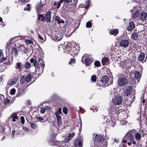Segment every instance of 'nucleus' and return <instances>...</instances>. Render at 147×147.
Wrapping results in <instances>:
<instances>
[{
	"instance_id": "1",
	"label": "nucleus",
	"mask_w": 147,
	"mask_h": 147,
	"mask_svg": "<svg viewBox=\"0 0 147 147\" xmlns=\"http://www.w3.org/2000/svg\"><path fill=\"white\" fill-rule=\"evenodd\" d=\"M30 62L33 63L34 66L35 67V72L36 74H38V77L39 75H41L43 72L45 67V64L42 59L39 58L38 59L32 58L30 60Z\"/></svg>"
},
{
	"instance_id": "2",
	"label": "nucleus",
	"mask_w": 147,
	"mask_h": 147,
	"mask_svg": "<svg viewBox=\"0 0 147 147\" xmlns=\"http://www.w3.org/2000/svg\"><path fill=\"white\" fill-rule=\"evenodd\" d=\"M94 140L95 147H97L98 145H103L105 147H107V141L105 140L103 135L96 134Z\"/></svg>"
},
{
	"instance_id": "3",
	"label": "nucleus",
	"mask_w": 147,
	"mask_h": 147,
	"mask_svg": "<svg viewBox=\"0 0 147 147\" xmlns=\"http://www.w3.org/2000/svg\"><path fill=\"white\" fill-rule=\"evenodd\" d=\"M109 111V115L115 118L118 116V115L120 113V110L119 109V108H117L115 105H112L110 106Z\"/></svg>"
},
{
	"instance_id": "4",
	"label": "nucleus",
	"mask_w": 147,
	"mask_h": 147,
	"mask_svg": "<svg viewBox=\"0 0 147 147\" xmlns=\"http://www.w3.org/2000/svg\"><path fill=\"white\" fill-rule=\"evenodd\" d=\"M82 62L87 66H89L94 61V59L90 58L87 54H84L82 57Z\"/></svg>"
},
{
	"instance_id": "5",
	"label": "nucleus",
	"mask_w": 147,
	"mask_h": 147,
	"mask_svg": "<svg viewBox=\"0 0 147 147\" xmlns=\"http://www.w3.org/2000/svg\"><path fill=\"white\" fill-rule=\"evenodd\" d=\"M26 132H29L30 131V129H16V130L13 129L11 134V138H14V136L16 134H24V131Z\"/></svg>"
},
{
	"instance_id": "6",
	"label": "nucleus",
	"mask_w": 147,
	"mask_h": 147,
	"mask_svg": "<svg viewBox=\"0 0 147 147\" xmlns=\"http://www.w3.org/2000/svg\"><path fill=\"white\" fill-rule=\"evenodd\" d=\"M118 85L119 86H124L128 84V80L125 77H122L118 80Z\"/></svg>"
},
{
	"instance_id": "7",
	"label": "nucleus",
	"mask_w": 147,
	"mask_h": 147,
	"mask_svg": "<svg viewBox=\"0 0 147 147\" xmlns=\"http://www.w3.org/2000/svg\"><path fill=\"white\" fill-rule=\"evenodd\" d=\"M80 50V48L78 46L74 47H72L70 54L71 56L74 57L78 53Z\"/></svg>"
},
{
	"instance_id": "8",
	"label": "nucleus",
	"mask_w": 147,
	"mask_h": 147,
	"mask_svg": "<svg viewBox=\"0 0 147 147\" xmlns=\"http://www.w3.org/2000/svg\"><path fill=\"white\" fill-rule=\"evenodd\" d=\"M122 100L121 97L117 96L112 99V102L114 105H119L121 103Z\"/></svg>"
},
{
	"instance_id": "9",
	"label": "nucleus",
	"mask_w": 147,
	"mask_h": 147,
	"mask_svg": "<svg viewBox=\"0 0 147 147\" xmlns=\"http://www.w3.org/2000/svg\"><path fill=\"white\" fill-rule=\"evenodd\" d=\"M45 20L47 23L51 22V13L50 11H49L46 13L45 16Z\"/></svg>"
},
{
	"instance_id": "10",
	"label": "nucleus",
	"mask_w": 147,
	"mask_h": 147,
	"mask_svg": "<svg viewBox=\"0 0 147 147\" xmlns=\"http://www.w3.org/2000/svg\"><path fill=\"white\" fill-rule=\"evenodd\" d=\"M129 42L128 40L125 39L121 40L120 43V46L123 47H126L128 46Z\"/></svg>"
},
{
	"instance_id": "11",
	"label": "nucleus",
	"mask_w": 147,
	"mask_h": 147,
	"mask_svg": "<svg viewBox=\"0 0 147 147\" xmlns=\"http://www.w3.org/2000/svg\"><path fill=\"white\" fill-rule=\"evenodd\" d=\"M132 89V87L131 86H128L126 89L125 92V94L127 96H129L130 95Z\"/></svg>"
},
{
	"instance_id": "12",
	"label": "nucleus",
	"mask_w": 147,
	"mask_h": 147,
	"mask_svg": "<svg viewBox=\"0 0 147 147\" xmlns=\"http://www.w3.org/2000/svg\"><path fill=\"white\" fill-rule=\"evenodd\" d=\"M147 17V13L146 11H144L142 12L140 15V18L142 21L146 20Z\"/></svg>"
},
{
	"instance_id": "13",
	"label": "nucleus",
	"mask_w": 147,
	"mask_h": 147,
	"mask_svg": "<svg viewBox=\"0 0 147 147\" xmlns=\"http://www.w3.org/2000/svg\"><path fill=\"white\" fill-rule=\"evenodd\" d=\"M135 27V26L133 22L131 21L128 26L127 30L128 31H131L134 29Z\"/></svg>"
},
{
	"instance_id": "14",
	"label": "nucleus",
	"mask_w": 147,
	"mask_h": 147,
	"mask_svg": "<svg viewBox=\"0 0 147 147\" xmlns=\"http://www.w3.org/2000/svg\"><path fill=\"white\" fill-rule=\"evenodd\" d=\"M75 134L74 132H73L71 134H69L65 140V142L67 143L70 140H71L74 136Z\"/></svg>"
},
{
	"instance_id": "15",
	"label": "nucleus",
	"mask_w": 147,
	"mask_h": 147,
	"mask_svg": "<svg viewBox=\"0 0 147 147\" xmlns=\"http://www.w3.org/2000/svg\"><path fill=\"white\" fill-rule=\"evenodd\" d=\"M82 141L80 139H77L75 143V147H82Z\"/></svg>"
},
{
	"instance_id": "16",
	"label": "nucleus",
	"mask_w": 147,
	"mask_h": 147,
	"mask_svg": "<svg viewBox=\"0 0 147 147\" xmlns=\"http://www.w3.org/2000/svg\"><path fill=\"white\" fill-rule=\"evenodd\" d=\"M109 33L111 35L116 36L119 33V30L117 29H111L109 31Z\"/></svg>"
},
{
	"instance_id": "17",
	"label": "nucleus",
	"mask_w": 147,
	"mask_h": 147,
	"mask_svg": "<svg viewBox=\"0 0 147 147\" xmlns=\"http://www.w3.org/2000/svg\"><path fill=\"white\" fill-rule=\"evenodd\" d=\"M33 78V77L31 74L27 73L26 74V77H25L26 82H28Z\"/></svg>"
},
{
	"instance_id": "18",
	"label": "nucleus",
	"mask_w": 147,
	"mask_h": 147,
	"mask_svg": "<svg viewBox=\"0 0 147 147\" xmlns=\"http://www.w3.org/2000/svg\"><path fill=\"white\" fill-rule=\"evenodd\" d=\"M72 48V47L69 45H66L64 49L65 53H70Z\"/></svg>"
},
{
	"instance_id": "19",
	"label": "nucleus",
	"mask_w": 147,
	"mask_h": 147,
	"mask_svg": "<svg viewBox=\"0 0 147 147\" xmlns=\"http://www.w3.org/2000/svg\"><path fill=\"white\" fill-rule=\"evenodd\" d=\"M10 117L11 119H12V121L14 122L16 121V119H18V117L16 113H12L10 116Z\"/></svg>"
},
{
	"instance_id": "20",
	"label": "nucleus",
	"mask_w": 147,
	"mask_h": 147,
	"mask_svg": "<svg viewBox=\"0 0 147 147\" xmlns=\"http://www.w3.org/2000/svg\"><path fill=\"white\" fill-rule=\"evenodd\" d=\"M54 19L55 20L56 22H57L59 24H60L61 23L64 24L65 22V21L63 20H60V18L57 16H55Z\"/></svg>"
},
{
	"instance_id": "21",
	"label": "nucleus",
	"mask_w": 147,
	"mask_h": 147,
	"mask_svg": "<svg viewBox=\"0 0 147 147\" xmlns=\"http://www.w3.org/2000/svg\"><path fill=\"white\" fill-rule=\"evenodd\" d=\"M109 80V78L106 76H102L101 79V80L102 81V82H103L106 84L107 83Z\"/></svg>"
},
{
	"instance_id": "22",
	"label": "nucleus",
	"mask_w": 147,
	"mask_h": 147,
	"mask_svg": "<svg viewBox=\"0 0 147 147\" xmlns=\"http://www.w3.org/2000/svg\"><path fill=\"white\" fill-rule=\"evenodd\" d=\"M114 118L110 116V115L109 116H106L104 118V121H105L106 123L107 124L108 123V122H109V121H110L112 119H114Z\"/></svg>"
},
{
	"instance_id": "23",
	"label": "nucleus",
	"mask_w": 147,
	"mask_h": 147,
	"mask_svg": "<svg viewBox=\"0 0 147 147\" xmlns=\"http://www.w3.org/2000/svg\"><path fill=\"white\" fill-rule=\"evenodd\" d=\"M20 48L21 49H23V52L24 53L26 54L28 52V48L27 47H25V46L24 45H22L20 46Z\"/></svg>"
},
{
	"instance_id": "24",
	"label": "nucleus",
	"mask_w": 147,
	"mask_h": 147,
	"mask_svg": "<svg viewBox=\"0 0 147 147\" xmlns=\"http://www.w3.org/2000/svg\"><path fill=\"white\" fill-rule=\"evenodd\" d=\"M145 54L143 52H141L139 55L138 59L140 61H142L144 57Z\"/></svg>"
},
{
	"instance_id": "25",
	"label": "nucleus",
	"mask_w": 147,
	"mask_h": 147,
	"mask_svg": "<svg viewBox=\"0 0 147 147\" xmlns=\"http://www.w3.org/2000/svg\"><path fill=\"white\" fill-rule=\"evenodd\" d=\"M138 36L137 32H134L132 34L131 38L133 40H136L138 39Z\"/></svg>"
},
{
	"instance_id": "26",
	"label": "nucleus",
	"mask_w": 147,
	"mask_h": 147,
	"mask_svg": "<svg viewBox=\"0 0 147 147\" xmlns=\"http://www.w3.org/2000/svg\"><path fill=\"white\" fill-rule=\"evenodd\" d=\"M132 73L134 75L135 78L136 79H138L141 76V74L138 71H135Z\"/></svg>"
},
{
	"instance_id": "27",
	"label": "nucleus",
	"mask_w": 147,
	"mask_h": 147,
	"mask_svg": "<svg viewBox=\"0 0 147 147\" xmlns=\"http://www.w3.org/2000/svg\"><path fill=\"white\" fill-rule=\"evenodd\" d=\"M57 120L58 125H60L61 124L62 118L60 115H55Z\"/></svg>"
},
{
	"instance_id": "28",
	"label": "nucleus",
	"mask_w": 147,
	"mask_h": 147,
	"mask_svg": "<svg viewBox=\"0 0 147 147\" xmlns=\"http://www.w3.org/2000/svg\"><path fill=\"white\" fill-rule=\"evenodd\" d=\"M126 136L129 138V140L131 142L134 140L133 136L130 132H127Z\"/></svg>"
},
{
	"instance_id": "29",
	"label": "nucleus",
	"mask_w": 147,
	"mask_h": 147,
	"mask_svg": "<svg viewBox=\"0 0 147 147\" xmlns=\"http://www.w3.org/2000/svg\"><path fill=\"white\" fill-rule=\"evenodd\" d=\"M25 81L26 82L25 76L22 75L20 79V84H24L25 82Z\"/></svg>"
},
{
	"instance_id": "30",
	"label": "nucleus",
	"mask_w": 147,
	"mask_h": 147,
	"mask_svg": "<svg viewBox=\"0 0 147 147\" xmlns=\"http://www.w3.org/2000/svg\"><path fill=\"white\" fill-rule=\"evenodd\" d=\"M109 60V59L108 57H105L102 58L101 60V63L103 65H105V63L107 62Z\"/></svg>"
},
{
	"instance_id": "31",
	"label": "nucleus",
	"mask_w": 147,
	"mask_h": 147,
	"mask_svg": "<svg viewBox=\"0 0 147 147\" xmlns=\"http://www.w3.org/2000/svg\"><path fill=\"white\" fill-rule=\"evenodd\" d=\"M114 119H112L110 121H109V122H108V123L107 125L112 127H114L116 123V121H114Z\"/></svg>"
},
{
	"instance_id": "32",
	"label": "nucleus",
	"mask_w": 147,
	"mask_h": 147,
	"mask_svg": "<svg viewBox=\"0 0 147 147\" xmlns=\"http://www.w3.org/2000/svg\"><path fill=\"white\" fill-rule=\"evenodd\" d=\"M97 84L99 86L103 87L106 85L103 82L100 80L98 81L97 82Z\"/></svg>"
},
{
	"instance_id": "33",
	"label": "nucleus",
	"mask_w": 147,
	"mask_h": 147,
	"mask_svg": "<svg viewBox=\"0 0 147 147\" xmlns=\"http://www.w3.org/2000/svg\"><path fill=\"white\" fill-rule=\"evenodd\" d=\"M41 18H42L41 20L42 21L44 22L45 20V17L42 14H38V20H40L41 19Z\"/></svg>"
},
{
	"instance_id": "34",
	"label": "nucleus",
	"mask_w": 147,
	"mask_h": 147,
	"mask_svg": "<svg viewBox=\"0 0 147 147\" xmlns=\"http://www.w3.org/2000/svg\"><path fill=\"white\" fill-rule=\"evenodd\" d=\"M31 64L29 62H26L25 63L24 65V67L27 69H29L31 67Z\"/></svg>"
},
{
	"instance_id": "35",
	"label": "nucleus",
	"mask_w": 147,
	"mask_h": 147,
	"mask_svg": "<svg viewBox=\"0 0 147 147\" xmlns=\"http://www.w3.org/2000/svg\"><path fill=\"white\" fill-rule=\"evenodd\" d=\"M11 51L12 52H14V55L15 56H16L18 55V52L17 49L14 47L12 48Z\"/></svg>"
},
{
	"instance_id": "36",
	"label": "nucleus",
	"mask_w": 147,
	"mask_h": 147,
	"mask_svg": "<svg viewBox=\"0 0 147 147\" xmlns=\"http://www.w3.org/2000/svg\"><path fill=\"white\" fill-rule=\"evenodd\" d=\"M94 66L97 67H99L101 66V64L100 61H96L94 63Z\"/></svg>"
},
{
	"instance_id": "37",
	"label": "nucleus",
	"mask_w": 147,
	"mask_h": 147,
	"mask_svg": "<svg viewBox=\"0 0 147 147\" xmlns=\"http://www.w3.org/2000/svg\"><path fill=\"white\" fill-rule=\"evenodd\" d=\"M135 136L136 140L137 141H139L141 139V135L138 133H136V134Z\"/></svg>"
},
{
	"instance_id": "38",
	"label": "nucleus",
	"mask_w": 147,
	"mask_h": 147,
	"mask_svg": "<svg viewBox=\"0 0 147 147\" xmlns=\"http://www.w3.org/2000/svg\"><path fill=\"white\" fill-rule=\"evenodd\" d=\"M17 80L16 78H14L13 80H11L10 83V85L11 86L16 84V83Z\"/></svg>"
},
{
	"instance_id": "39",
	"label": "nucleus",
	"mask_w": 147,
	"mask_h": 147,
	"mask_svg": "<svg viewBox=\"0 0 147 147\" xmlns=\"http://www.w3.org/2000/svg\"><path fill=\"white\" fill-rule=\"evenodd\" d=\"M62 113L61 109V108H59L57 111L55 112V115H59V114H61Z\"/></svg>"
},
{
	"instance_id": "40",
	"label": "nucleus",
	"mask_w": 147,
	"mask_h": 147,
	"mask_svg": "<svg viewBox=\"0 0 147 147\" xmlns=\"http://www.w3.org/2000/svg\"><path fill=\"white\" fill-rule=\"evenodd\" d=\"M91 80L93 82H95L96 80V76L95 75H93L91 76Z\"/></svg>"
},
{
	"instance_id": "41",
	"label": "nucleus",
	"mask_w": 147,
	"mask_h": 147,
	"mask_svg": "<svg viewBox=\"0 0 147 147\" xmlns=\"http://www.w3.org/2000/svg\"><path fill=\"white\" fill-rule=\"evenodd\" d=\"M76 126L77 127L79 128V129H82V123L81 121L78 123L76 125Z\"/></svg>"
},
{
	"instance_id": "42",
	"label": "nucleus",
	"mask_w": 147,
	"mask_h": 147,
	"mask_svg": "<svg viewBox=\"0 0 147 147\" xmlns=\"http://www.w3.org/2000/svg\"><path fill=\"white\" fill-rule=\"evenodd\" d=\"M86 27L87 28H91L92 27L91 22L90 21L88 22L86 24Z\"/></svg>"
},
{
	"instance_id": "43",
	"label": "nucleus",
	"mask_w": 147,
	"mask_h": 147,
	"mask_svg": "<svg viewBox=\"0 0 147 147\" xmlns=\"http://www.w3.org/2000/svg\"><path fill=\"white\" fill-rule=\"evenodd\" d=\"M16 90L15 88H13L10 90V93L11 95H13L15 93Z\"/></svg>"
},
{
	"instance_id": "44",
	"label": "nucleus",
	"mask_w": 147,
	"mask_h": 147,
	"mask_svg": "<svg viewBox=\"0 0 147 147\" xmlns=\"http://www.w3.org/2000/svg\"><path fill=\"white\" fill-rule=\"evenodd\" d=\"M63 112L65 115L67 114L68 110L67 108L66 107H64L63 109Z\"/></svg>"
},
{
	"instance_id": "45",
	"label": "nucleus",
	"mask_w": 147,
	"mask_h": 147,
	"mask_svg": "<svg viewBox=\"0 0 147 147\" xmlns=\"http://www.w3.org/2000/svg\"><path fill=\"white\" fill-rule=\"evenodd\" d=\"M23 92V91L22 90H19L18 91V92L17 93V94L16 95V97H18L20 96H21L22 93Z\"/></svg>"
},
{
	"instance_id": "46",
	"label": "nucleus",
	"mask_w": 147,
	"mask_h": 147,
	"mask_svg": "<svg viewBox=\"0 0 147 147\" xmlns=\"http://www.w3.org/2000/svg\"><path fill=\"white\" fill-rule=\"evenodd\" d=\"M10 100L8 99H6L4 102L3 104L5 105L8 104L10 102Z\"/></svg>"
},
{
	"instance_id": "47",
	"label": "nucleus",
	"mask_w": 147,
	"mask_h": 147,
	"mask_svg": "<svg viewBox=\"0 0 147 147\" xmlns=\"http://www.w3.org/2000/svg\"><path fill=\"white\" fill-rule=\"evenodd\" d=\"M76 59H74V58L73 59H71L70 60L69 62V64H71L72 63H75Z\"/></svg>"
},
{
	"instance_id": "48",
	"label": "nucleus",
	"mask_w": 147,
	"mask_h": 147,
	"mask_svg": "<svg viewBox=\"0 0 147 147\" xmlns=\"http://www.w3.org/2000/svg\"><path fill=\"white\" fill-rule=\"evenodd\" d=\"M26 42L28 45L30 44H33V41L32 40L27 39L26 40Z\"/></svg>"
},
{
	"instance_id": "49",
	"label": "nucleus",
	"mask_w": 147,
	"mask_h": 147,
	"mask_svg": "<svg viewBox=\"0 0 147 147\" xmlns=\"http://www.w3.org/2000/svg\"><path fill=\"white\" fill-rule=\"evenodd\" d=\"M36 119H38L39 121H43L44 119V118L41 117L39 116H36Z\"/></svg>"
},
{
	"instance_id": "50",
	"label": "nucleus",
	"mask_w": 147,
	"mask_h": 147,
	"mask_svg": "<svg viewBox=\"0 0 147 147\" xmlns=\"http://www.w3.org/2000/svg\"><path fill=\"white\" fill-rule=\"evenodd\" d=\"M21 63L20 62L17 63H16V66L17 67V68L18 69H21Z\"/></svg>"
},
{
	"instance_id": "51",
	"label": "nucleus",
	"mask_w": 147,
	"mask_h": 147,
	"mask_svg": "<svg viewBox=\"0 0 147 147\" xmlns=\"http://www.w3.org/2000/svg\"><path fill=\"white\" fill-rule=\"evenodd\" d=\"M21 123L22 124H24L25 123V119L24 116H22L20 117Z\"/></svg>"
},
{
	"instance_id": "52",
	"label": "nucleus",
	"mask_w": 147,
	"mask_h": 147,
	"mask_svg": "<svg viewBox=\"0 0 147 147\" xmlns=\"http://www.w3.org/2000/svg\"><path fill=\"white\" fill-rule=\"evenodd\" d=\"M31 127L33 128H35L36 127V125L34 123L31 122L30 123Z\"/></svg>"
},
{
	"instance_id": "53",
	"label": "nucleus",
	"mask_w": 147,
	"mask_h": 147,
	"mask_svg": "<svg viewBox=\"0 0 147 147\" xmlns=\"http://www.w3.org/2000/svg\"><path fill=\"white\" fill-rule=\"evenodd\" d=\"M27 6L28 7L27 8H25L24 9V10L25 11L28 10V11L30 10V5L29 4H28L27 5Z\"/></svg>"
},
{
	"instance_id": "54",
	"label": "nucleus",
	"mask_w": 147,
	"mask_h": 147,
	"mask_svg": "<svg viewBox=\"0 0 147 147\" xmlns=\"http://www.w3.org/2000/svg\"><path fill=\"white\" fill-rule=\"evenodd\" d=\"M38 38L41 40L44 41V38L42 37L39 34H38Z\"/></svg>"
},
{
	"instance_id": "55",
	"label": "nucleus",
	"mask_w": 147,
	"mask_h": 147,
	"mask_svg": "<svg viewBox=\"0 0 147 147\" xmlns=\"http://www.w3.org/2000/svg\"><path fill=\"white\" fill-rule=\"evenodd\" d=\"M46 109L44 107H42L40 109V112L43 113L45 111Z\"/></svg>"
},
{
	"instance_id": "56",
	"label": "nucleus",
	"mask_w": 147,
	"mask_h": 147,
	"mask_svg": "<svg viewBox=\"0 0 147 147\" xmlns=\"http://www.w3.org/2000/svg\"><path fill=\"white\" fill-rule=\"evenodd\" d=\"M57 142L53 140L51 142L50 144L53 146L56 145L57 144Z\"/></svg>"
},
{
	"instance_id": "57",
	"label": "nucleus",
	"mask_w": 147,
	"mask_h": 147,
	"mask_svg": "<svg viewBox=\"0 0 147 147\" xmlns=\"http://www.w3.org/2000/svg\"><path fill=\"white\" fill-rule=\"evenodd\" d=\"M90 0H88V4L87 5L85 6V8L86 9H87L89 7H90Z\"/></svg>"
},
{
	"instance_id": "58",
	"label": "nucleus",
	"mask_w": 147,
	"mask_h": 147,
	"mask_svg": "<svg viewBox=\"0 0 147 147\" xmlns=\"http://www.w3.org/2000/svg\"><path fill=\"white\" fill-rule=\"evenodd\" d=\"M137 11H136V12H134V13L133 16V17L135 18V17H137V16L138 15H137L136 13H138V11L137 10Z\"/></svg>"
},
{
	"instance_id": "59",
	"label": "nucleus",
	"mask_w": 147,
	"mask_h": 147,
	"mask_svg": "<svg viewBox=\"0 0 147 147\" xmlns=\"http://www.w3.org/2000/svg\"><path fill=\"white\" fill-rule=\"evenodd\" d=\"M72 2V0H64V3H69Z\"/></svg>"
},
{
	"instance_id": "60",
	"label": "nucleus",
	"mask_w": 147,
	"mask_h": 147,
	"mask_svg": "<svg viewBox=\"0 0 147 147\" xmlns=\"http://www.w3.org/2000/svg\"><path fill=\"white\" fill-rule=\"evenodd\" d=\"M7 59V58L6 57H5V58L3 57L2 58H1V60H0V62H3L5 60H6Z\"/></svg>"
},
{
	"instance_id": "61",
	"label": "nucleus",
	"mask_w": 147,
	"mask_h": 147,
	"mask_svg": "<svg viewBox=\"0 0 147 147\" xmlns=\"http://www.w3.org/2000/svg\"><path fill=\"white\" fill-rule=\"evenodd\" d=\"M42 6L43 5H41L40 3L37 6L36 8L38 9H40V7H42Z\"/></svg>"
},
{
	"instance_id": "62",
	"label": "nucleus",
	"mask_w": 147,
	"mask_h": 147,
	"mask_svg": "<svg viewBox=\"0 0 147 147\" xmlns=\"http://www.w3.org/2000/svg\"><path fill=\"white\" fill-rule=\"evenodd\" d=\"M61 4H60V3H59L58 2V4H57V5L56 6L57 9H58L61 6Z\"/></svg>"
},
{
	"instance_id": "63",
	"label": "nucleus",
	"mask_w": 147,
	"mask_h": 147,
	"mask_svg": "<svg viewBox=\"0 0 147 147\" xmlns=\"http://www.w3.org/2000/svg\"><path fill=\"white\" fill-rule=\"evenodd\" d=\"M57 131V132L58 133H59L60 132H61V131H62V129H55Z\"/></svg>"
},
{
	"instance_id": "64",
	"label": "nucleus",
	"mask_w": 147,
	"mask_h": 147,
	"mask_svg": "<svg viewBox=\"0 0 147 147\" xmlns=\"http://www.w3.org/2000/svg\"><path fill=\"white\" fill-rule=\"evenodd\" d=\"M6 49H8V50H9V44L8 43H7V44L6 46Z\"/></svg>"
}]
</instances>
